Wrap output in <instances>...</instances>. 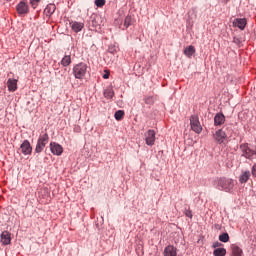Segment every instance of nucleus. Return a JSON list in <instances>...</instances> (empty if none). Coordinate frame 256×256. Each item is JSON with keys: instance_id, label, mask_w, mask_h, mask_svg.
I'll return each instance as SVG.
<instances>
[{"instance_id": "nucleus-12", "label": "nucleus", "mask_w": 256, "mask_h": 256, "mask_svg": "<svg viewBox=\"0 0 256 256\" xmlns=\"http://www.w3.org/2000/svg\"><path fill=\"white\" fill-rule=\"evenodd\" d=\"M233 27H237L240 31H245V27H247V18L234 19Z\"/></svg>"}, {"instance_id": "nucleus-27", "label": "nucleus", "mask_w": 256, "mask_h": 256, "mask_svg": "<svg viewBox=\"0 0 256 256\" xmlns=\"http://www.w3.org/2000/svg\"><path fill=\"white\" fill-rule=\"evenodd\" d=\"M114 117L116 121H122L123 117H125V111L123 110H118L115 112Z\"/></svg>"}, {"instance_id": "nucleus-37", "label": "nucleus", "mask_w": 256, "mask_h": 256, "mask_svg": "<svg viewBox=\"0 0 256 256\" xmlns=\"http://www.w3.org/2000/svg\"><path fill=\"white\" fill-rule=\"evenodd\" d=\"M222 3H224V5H227V3H229L230 0H221Z\"/></svg>"}, {"instance_id": "nucleus-10", "label": "nucleus", "mask_w": 256, "mask_h": 256, "mask_svg": "<svg viewBox=\"0 0 256 256\" xmlns=\"http://www.w3.org/2000/svg\"><path fill=\"white\" fill-rule=\"evenodd\" d=\"M21 153L23 155H31L33 153V146L29 140H24L20 145Z\"/></svg>"}, {"instance_id": "nucleus-2", "label": "nucleus", "mask_w": 256, "mask_h": 256, "mask_svg": "<svg viewBox=\"0 0 256 256\" xmlns=\"http://www.w3.org/2000/svg\"><path fill=\"white\" fill-rule=\"evenodd\" d=\"M231 132L233 131L232 125H226L223 128H220L218 130L215 131V133L212 135L215 143H217L218 145H226V141H227V132Z\"/></svg>"}, {"instance_id": "nucleus-21", "label": "nucleus", "mask_w": 256, "mask_h": 256, "mask_svg": "<svg viewBox=\"0 0 256 256\" xmlns=\"http://www.w3.org/2000/svg\"><path fill=\"white\" fill-rule=\"evenodd\" d=\"M184 55L186 57H189V59H191V57H193V55H195V46L190 45V46L186 47L184 49Z\"/></svg>"}, {"instance_id": "nucleus-11", "label": "nucleus", "mask_w": 256, "mask_h": 256, "mask_svg": "<svg viewBox=\"0 0 256 256\" xmlns=\"http://www.w3.org/2000/svg\"><path fill=\"white\" fill-rule=\"evenodd\" d=\"M50 151L53 155H63V146L57 142L50 143Z\"/></svg>"}, {"instance_id": "nucleus-16", "label": "nucleus", "mask_w": 256, "mask_h": 256, "mask_svg": "<svg viewBox=\"0 0 256 256\" xmlns=\"http://www.w3.org/2000/svg\"><path fill=\"white\" fill-rule=\"evenodd\" d=\"M249 179H251V171H242V173L239 176V183H241V185H245V183H247Z\"/></svg>"}, {"instance_id": "nucleus-15", "label": "nucleus", "mask_w": 256, "mask_h": 256, "mask_svg": "<svg viewBox=\"0 0 256 256\" xmlns=\"http://www.w3.org/2000/svg\"><path fill=\"white\" fill-rule=\"evenodd\" d=\"M2 245H11V234L9 231H3L0 235Z\"/></svg>"}, {"instance_id": "nucleus-26", "label": "nucleus", "mask_w": 256, "mask_h": 256, "mask_svg": "<svg viewBox=\"0 0 256 256\" xmlns=\"http://www.w3.org/2000/svg\"><path fill=\"white\" fill-rule=\"evenodd\" d=\"M214 256H226L227 255V249L225 248H216L213 251Z\"/></svg>"}, {"instance_id": "nucleus-28", "label": "nucleus", "mask_w": 256, "mask_h": 256, "mask_svg": "<svg viewBox=\"0 0 256 256\" xmlns=\"http://www.w3.org/2000/svg\"><path fill=\"white\" fill-rule=\"evenodd\" d=\"M219 241H221V243H229V233L224 232V233L220 234Z\"/></svg>"}, {"instance_id": "nucleus-19", "label": "nucleus", "mask_w": 256, "mask_h": 256, "mask_svg": "<svg viewBox=\"0 0 256 256\" xmlns=\"http://www.w3.org/2000/svg\"><path fill=\"white\" fill-rule=\"evenodd\" d=\"M164 256H177V248L172 245H168L164 249Z\"/></svg>"}, {"instance_id": "nucleus-38", "label": "nucleus", "mask_w": 256, "mask_h": 256, "mask_svg": "<svg viewBox=\"0 0 256 256\" xmlns=\"http://www.w3.org/2000/svg\"><path fill=\"white\" fill-rule=\"evenodd\" d=\"M7 1H12V0H7Z\"/></svg>"}, {"instance_id": "nucleus-35", "label": "nucleus", "mask_w": 256, "mask_h": 256, "mask_svg": "<svg viewBox=\"0 0 256 256\" xmlns=\"http://www.w3.org/2000/svg\"><path fill=\"white\" fill-rule=\"evenodd\" d=\"M111 73L109 72V70H105V73L103 74V79H109Z\"/></svg>"}, {"instance_id": "nucleus-4", "label": "nucleus", "mask_w": 256, "mask_h": 256, "mask_svg": "<svg viewBox=\"0 0 256 256\" xmlns=\"http://www.w3.org/2000/svg\"><path fill=\"white\" fill-rule=\"evenodd\" d=\"M241 157L244 159H249V161H253L255 159V150L249 147V143L240 144Z\"/></svg>"}, {"instance_id": "nucleus-33", "label": "nucleus", "mask_w": 256, "mask_h": 256, "mask_svg": "<svg viewBox=\"0 0 256 256\" xmlns=\"http://www.w3.org/2000/svg\"><path fill=\"white\" fill-rule=\"evenodd\" d=\"M185 215L189 219H193V212L191 211V209H185Z\"/></svg>"}, {"instance_id": "nucleus-24", "label": "nucleus", "mask_w": 256, "mask_h": 256, "mask_svg": "<svg viewBox=\"0 0 256 256\" xmlns=\"http://www.w3.org/2000/svg\"><path fill=\"white\" fill-rule=\"evenodd\" d=\"M71 55H65L61 60L62 67H69L71 65Z\"/></svg>"}, {"instance_id": "nucleus-17", "label": "nucleus", "mask_w": 256, "mask_h": 256, "mask_svg": "<svg viewBox=\"0 0 256 256\" xmlns=\"http://www.w3.org/2000/svg\"><path fill=\"white\" fill-rule=\"evenodd\" d=\"M17 83V79L9 78L7 81L8 91H10L11 93H15V91H17Z\"/></svg>"}, {"instance_id": "nucleus-7", "label": "nucleus", "mask_w": 256, "mask_h": 256, "mask_svg": "<svg viewBox=\"0 0 256 256\" xmlns=\"http://www.w3.org/2000/svg\"><path fill=\"white\" fill-rule=\"evenodd\" d=\"M29 9V2L27 0H20V2L16 5V12L19 17L29 15Z\"/></svg>"}, {"instance_id": "nucleus-36", "label": "nucleus", "mask_w": 256, "mask_h": 256, "mask_svg": "<svg viewBox=\"0 0 256 256\" xmlns=\"http://www.w3.org/2000/svg\"><path fill=\"white\" fill-rule=\"evenodd\" d=\"M251 174H252V177H256V164H254L251 168Z\"/></svg>"}, {"instance_id": "nucleus-18", "label": "nucleus", "mask_w": 256, "mask_h": 256, "mask_svg": "<svg viewBox=\"0 0 256 256\" xmlns=\"http://www.w3.org/2000/svg\"><path fill=\"white\" fill-rule=\"evenodd\" d=\"M103 96L105 99H113V97H115V90H113V86L106 87L103 91Z\"/></svg>"}, {"instance_id": "nucleus-31", "label": "nucleus", "mask_w": 256, "mask_h": 256, "mask_svg": "<svg viewBox=\"0 0 256 256\" xmlns=\"http://www.w3.org/2000/svg\"><path fill=\"white\" fill-rule=\"evenodd\" d=\"M39 3H41V0H30L32 9H37V7H39Z\"/></svg>"}, {"instance_id": "nucleus-9", "label": "nucleus", "mask_w": 256, "mask_h": 256, "mask_svg": "<svg viewBox=\"0 0 256 256\" xmlns=\"http://www.w3.org/2000/svg\"><path fill=\"white\" fill-rule=\"evenodd\" d=\"M156 132L153 129L148 130L145 133V141H146V145H148L149 147H153V145H155V141H156Z\"/></svg>"}, {"instance_id": "nucleus-6", "label": "nucleus", "mask_w": 256, "mask_h": 256, "mask_svg": "<svg viewBox=\"0 0 256 256\" xmlns=\"http://www.w3.org/2000/svg\"><path fill=\"white\" fill-rule=\"evenodd\" d=\"M101 16L97 14H92L88 19V27L90 31H97V29H101Z\"/></svg>"}, {"instance_id": "nucleus-29", "label": "nucleus", "mask_w": 256, "mask_h": 256, "mask_svg": "<svg viewBox=\"0 0 256 256\" xmlns=\"http://www.w3.org/2000/svg\"><path fill=\"white\" fill-rule=\"evenodd\" d=\"M119 51V47L115 44H110L108 47V53H111L112 55H115Z\"/></svg>"}, {"instance_id": "nucleus-32", "label": "nucleus", "mask_w": 256, "mask_h": 256, "mask_svg": "<svg viewBox=\"0 0 256 256\" xmlns=\"http://www.w3.org/2000/svg\"><path fill=\"white\" fill-rule=\"evenodd\" d=\"M40 193L44 196V197H49V195H51V192L49 191V188L45 187L42 188L40 190Z\"/></svg>"}, {"instance_id": "nucleus-14", "label": "nucleus", "mask_w": 256, "mask_h": 256, "mask_svg": "<svg viewBox=\"0 0 256 256\" xmlns=\"http://www.w3.org/2000/svg\"><path fill=\"white\" fill-rule=\"evenodd\" d=\"M225 124V114L222 112L216 113L214 116V127H221V125Z\"/></svg>"}, {"instance_id": "nucleus-3", "label": "nucleus", "mask_w": 256, "mask_h": 256, "mask_svg": "<svg viewBox=\"0 0 256 256\" xmlns=\"http://www.w3.org/2000/svg\"><path fill=\"white\" fill-rule=\"evenodd\" d=\"M89 69V66L85 62H79L78 64H75L72 68V74L75 79H78L79 81H83L87 75V70Z\"/></svg>"}, {"instance_id": "nucleus-13", "label": "nucleus", "mask_w": 256, "mask_h": 256, "mask_svg": "<svg viewBox=\"0 0 256 256\" xmlns=\"http://www.w3.org/2000/svg\"><path fill=\"white\" fill-rule=\"evenodd\" d=\"M69 25L74 33H81L85 27L84 23L78 21H70Z\"/></svg>"}, {"instance_id": "nucleus-34", "label": "nucleus", "mask_w": 256, "mask_h": 256, "mask_svg": "<svg viewBox=\"0 0 256 256\" xmlns=\"http://www.w3.org/2000/svg\"><path fill=\"white\" fill-rule=\"evenodd\" d=\"M213 249H219V247H223V244L219 241H216L212 245Z\"/></svg>"}, {"instance_id": "nucleus-25", "label": "nucleus", "mask_w": 256, "mask_h": 256, "mask_svg": "<svg viewBox=\"0 0 256 256\" xmlns=\"http://www.w3.org/2000/svg\"><path fill=\"white\" fill-rule=\"evenodd\" d=\"M241 255H243V250L237 245H232V256H241Z\"/></svg>"}, {"instance_id": "nucleus-5", "label": "nucleus", "mask_w": 256, "mask_h": 256, "mask_svg": "<svg viewBox=\"0 0 256 256\" xmlns=\"http://www.w3.org/2000/svg\"><path fill=\"white\" fill-rule=\"evenodd\" d=\"M47 143H49V134L47 132L40 134L34 150L35 153H43L45 147H47Z\"/></svg>"}, {"instance_id": "nucleus-30", "label": "nucleus", "mask_w": 256, "mask_h": 256, "mask_svg": "<svg viewBox=\"0 0 256 256\" xmlns=\"http://www.w3.org/2000/svg\"><path fill=\"white\" fill-rule=\"evenodd\" d=\"M105 3H107V1H105V0H95V2H94L96 7H98V8L105 7Z\"/></svg>"}, {"instance_id": "nucleus-23", "label": "nucleus", "mask_w": 256, "mask_h": 256, "mask_svg": "<svg viewBox=\"0 0 256 256\" xmlns=\"http://www.w3.org/2000/svg\"><path fill=\"white\" fill-rule=\"evenodd\" d=\"M135 22V20L133 19V16L131 15H127L124 19V27L129 28L131 27V25H133V23Z\"/></svg>"}, {"instance_id": "nucleus-20", "label": "nucleus", "mask_w": 256, "mask_h": 256, "mask_svg": "<svg viewBox=\"0 0 256 256\" xmlns=\"http://www.w3.org/2000/svg\"><path fill=\"white\" fill-rule=\"evenodd\" d=\"M56 9H57V6H55V4H48L44 9V13L47 17H51V15L55 13Z\"/></svg>"}, {"instance_id": "nucleus-22", "label": "nucleus", "mask_w": 256, "mask_h": 256, "mask_svg": "<svg viewBox=\"0 0 256 256\" xmlns=\"http://www.w3.org/2000/svg\"><path fill=\"white\" fill-rule=\"evenodd\" d=\"M143 101L146 105H155V101H157V96H144Z\"/></svg>"}, {"instance_id": "nucleus-8", "label": "nucleus", "mask_w": 256, "mask_h": 256, "mask_svg": "<svg viewBox=\"0 0 256 256\" xmlns=\"http://www.w3.org/2000/svg\"><path fill=\"white\" fill-rule=\"evenodd\" d=\"M190 126L192 131H194V133H201V131H203V127H201V122H199V116L197 115H192L190 117Z\"/></svg>"}, {"instance_id": "nucleus-1", "label": "nucleus", "mask_w": 256, "mask_h": 256, "mask_svg": "<svg viewBox=\"0 0 256 256\" xmlns=\"http://www.w3.org/2000/svg\"><path fill=\"white\" fill-rule=\"evenodd\" d=\"M215 189L218 191H225V193H231L235 187V181L231 178L219 177L213 181Z\"/></svg>"}]
</instances>
